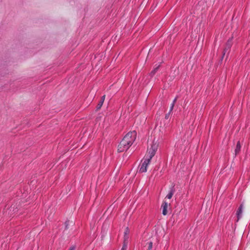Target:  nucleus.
<instances>
[{"mask_svg": "<svg viewBox=\"0 0 250 250\" xmlns=\"http://www.w3.org/2000/svg\"><path fill=\"white\" fill-rule=\"evenodd\" d=\"M136 135L135 131L127 133L118 145V151L121 152L128 149L134 142Z\"/></svg>", "mask_w": 250, "mask_h": 250, "instance_id": "nucleus-1", "label": "nucleus"}, {"mask_svg": "<svg viewBox=\"0 0 250 250\" xmlns=\"http://www.w3.org/2000/svg\"><path fill=\"white\" fill-rule=\"evenodd\" d=\"M158 147V144L157 143H153L151 147L148 149L147 154L145 157L148 160H151L152 158L155 155Z\"/></svg>", "mask_w": 250, "mask_h": 250, "instance_id": "nucleus-2", "label": "nucleus"}, {"mask_svg": "<svg viewBox=\"0 0 250 250\" xmlns=\"http://www.w3.org/2000/svg\"><path fill=\"white\" fill-rule=\"evenodd\" d=\"M150 162V160L146 157L142 160L140 166L139 172L141 173L146 172L147 171V167Z\"/></svg>", "mask_w": 250, "mask_h": 250, "instance_id": "nucleus-3", "label": "nucleus"}, {"mask_svg": "<svg viewBox=\"0 0 250 250\" xmlns=\"http://www.w3.org/2000/svg\"><path fill=\"white\" fill-rule=\"evenodd\" d=\"M169 206V204L168 203H167L166 201H164L162 206L161 208L162 209V213L164 215H166L167 213V208L168 206Z\"/></svg>", "mask_w": 250, "mask_h": 250, "instance_id": "nucleus-4", "label": "nucleus"}, {"mask_svg": "<svg viewBox=\"0 0 250 250\" xmlns=\"http://www.w3.org/2000/svg\"><path fill=\"white\" fill-rule=\"evenodd\" d=\"M243 206L242 204H241L240 207H239L238 209L237 210L236 214L237 216V221H238V220L241 218L242 217V214L243 211Z\"/></svg>", "mask_w": 250, "mask_h": 250, "instance_id": "nucleus-5", "label": "nucleus"}, {"mask_svg": "<svg viewBox=\"0 0 250 250\" xmlns=\"http://www.w3.org/2000/svg\"><path fill=\"white\" fill-rule=\"evenodd\" d=\"M127 233H128V231H127V230H126V232H125V241H127V238H128V237H127V236H126V235H127ZM126 249H127V243H125H125H124V245H123V247H122V248L121 250H126Z\"/></svg>", "mask_w": 250, "mask_h": 250, "instance_id": "nucleus-6", "label": "nucleus"}, {"mask_svg": "<svg viewBox=\"0 0 250 250\" xmlns=\"http://www.w3.org/2000/svg\"><path fill=\"white\" fill-rule=\"evenodd\" d=\"M159 66H160V65H158L157 66H156V65H155V67L154 68V69L151 71V72L150 73V75L151 76H153L155 75V74L157 72V70L158 69Z\"/></svg>", "mask_w": 250, "mask_h": 250, "instance_id": "nucleus-7", "label": "nucleus"}, {"mask_svg": "<svg viewBox=\"0 0 250 250\" xmlns=\"http://www.w3.org/2000/svg\"><path fill=\"white\" fill-rule=\"evenodd\" d=\"M241 149V145L239 142H238L236 145V148L235 150V154L236 155L240 150Z\"/></svg>", "mask_w": 250, "mask_h": 250, "instance_id": "nucleus-8", "label": "nucleus"}, {"mask_svg": "<svg viewBox=\"0 0 250 250\" xmlns=\"http://www.w3.org/2000/svg\"><path fill=\"white\" fill-rule=\"evenodd\" d=\"M173 193L174 192L173 190H171L168 193V194L167 195L166 198H167L168 199H171L173 195Z\"/></svg>", "mask_w": 250, "mask_h": 250, "instance_id": "nucleus-9", "label": "nucleus"}, {"mask_svg": "<svg viewBox=\"0 0 250 250\" xmlns=\"http://www.w3.org/2000/svg\"><path fill=\"white\" fill-rule=\"evenodd\" d=\"M176 98H175L174 100L173 101L172 104L171 105V106H170V112H171L172 110V109L173 108V107H174V105L175 104V103L176 102Z\"/></svg>", "mask_w": 250, "mask_h": 250, "instance_id": "nucleus-10", "label": "nucleus"}, {"mask_svg": "<svg viewBox=\"0 0 250 250\" xmlns=\"http://www.w3.org/2000/svg\"><path fill=\"white\" fill-rule=\"evenodd\" d=\"M148 249L147 250H150L152 248V242H149L148 243Z\"/></svg>", "mask_w": 250, "mask_h": 250, "instance_id": "nucleus-11", "label": "nucleus"}, {"mask_svg": "<svg viewBox=\"0 0 250 250\" xmlns=\"http://www.w3.org/2000/svg\"><path fill=\"white\" fill-rule=\"evenodd\" d=\"M103 104V101H101L98 105V108H100Z\"/></svg>", "mask_w": 250, "mask_h": 250, "instance_id": "nucleus-12", "label": "nucleus"}, {"mask_svg": "<svg viewBox=\"0 0 250 250\" xmlns=\"http://www.w3.org/2000/svg\"><path fill=\"white\" fill-rule=\"evenodd\" d=\"M104 99H105V95H104L102 96V99H101V101H103V102H104Z\"/></svg>", "mask_w": 250, "mask_h": 250, "instance_id": "nucleus-13", "label": "nucleus"}, {"mask_svg": "<svg viewBox=\"0 0 250 250\" xmlns=\"http://www.w3.org/2000/svg\"><path fill=\"white\" fill-rule=\"evenodd\" d=\"M69 250H74V248L72 247L69 249Z\"/></svg>", "mask_w": 250, "mask_h": 250, "instance_id": "nucleus-14", "label": "nucleus"}, {"mask_svg": "<svg viewBox=\"0 0 250 250\" xmlns=\"http://www.w3.org/2000/svg\"><path fill=\"white\" fill-rule=\"evenodd\" d=\"M168 118V115H166V118L167 119Z\"/></svg>", "mask_w": 250, "mask_h": 250, "instance_id": "nucleus-15", "label": "nucleus"}]
</instances>
